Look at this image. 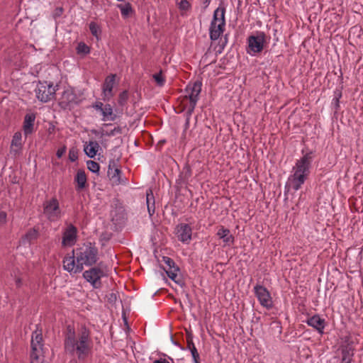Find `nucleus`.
<instances>
[{"label":"nucleus","mask_w":363,"mask_h":363,"mask_svg":"<svg viewBox=\"0 0 363 363\" xmlns=\"http://www.w3.org/2000/svg\"><path fill=\"white\" fill-rule=\"evenodd\" d=\"M69 159L71 162H75L78 159V150L75 147H72L69 150Z\"/></svg>","instance_id":"obj_38"},{"label":"nucleus","mask_w":363,"mask_h":363,"mask_svg":"<svg viewBox=\"0 0 363 363\" xmlns=\"http://www.w3.org/2000/svg\"><path fill=\"white\" fill-rule=\"evenodd\" d=\"M111 207V220L113 222L120 223L124 219L125 217V209L123 206L122 203L118 199H114L113 200Z\"/></svg>","instance_id":"obj_16"},{"label":"nucleus","mask_w":363,"mask_h":363,"mask_svg":"<svg viewBox=\"0 0 363 363\" xmlns=\"http://www.w3.org/2000/svg\"><path fill=\"white\" fill-rule=\"evenodd\" d=\"M171 340L172 341V342L175 345H177L180 347H182V345L179 341V340L175 337H173V336H171Z\"/></svg>","instance_id":"obj_47"},{"label":"nucleus","mask_w":363,"mask_h":363,"mask_svg":"<svg viewBox=\"0 0 363 363\" xmlns=\"http://www.w3.org/2000/svg\"><path fill=\"white\" fill-rule=\"evenodd\" d=\"M342 358L343 360L352 361L354 356V348L350 343L342 345L341 349Z\"/></svg>","instance_id":"obj_24"},{"label":"nucleus","mask_w":363,"mask_h":363,"mask_svg":"<svg viewBox=\"0 0 363 363\" xmlns=\"http://www.w3.org/2000/svg\"><path fill=\"white\" fill-rule=\"evenodd\" d=\"M99 147L100 146L96 141H90L89 145L84 147V152L89 157L94 158Z\"/></svg>","instance_id":"obj_25"},{"label":"nucleus","mask_w":363,"mask_h":363,"mask_svg":"<svg viewBox=\"0 0 363 363\" xmlns=\"http://www.w3.org/2000/svg\"><path fill=\"white\" fill-rule=\"evenodd\" d=\"M225 9L218 7L213 13V20L209 28V35L212 40H218L223 33L225 21Z\"/></svg>","instance_id":"obj_3"},{"label":"nucleus","mask_w":363,"mask_h":363,"mask_svg":"<svg viewBox=\"0 0 363 363\" xmlns=\"http://www.w3.org/2000/svg\"><path fill=\"white\" fill-rule=\"evenodd\" d=\"M40 236L39 228L33 227L30 228L26 233L21 237V242L23 245L29 244L31 245L34 241L37 240Z\"/></svg>","instance_id":"obj_20"},{"label":"nucleus","mask_w":363,"mask_h":363,"mask_svg":"<svg viewBox=\"0 0 363 363\" xmlns=\"http://www.w3.org/2000/svg\"><path fill=\"white\" fill-rule=\"evenodd\" d=\"M122 172L117 167L115 160H111L108 162V176L113 185L125 184L128 182L126 178L121 177Z\"/></svg>","instance_id":"obj_11"},{"label":"nucleus","mask_w":363,"mask_h":363,"mask_svg":"<svg viewBox=\"0 0 363 363\" xmlns=\"http://www.w3.org/2000/svg\"><path fill=\"white\" fill-rule=\"evenodd\" d=\"M152 78L155 81L156 84L159 86H163L165 83V78L162 75V71L160 70L159 72L155 73L152 75Z\"/></svg>","instance_id":"obj_34"},{"label":"nucleus","mask_w":363,"mask_h":363,"mask_svg":"<svg viewBox=\"0 0 363 363\" xmlns=\"http://www.w3.org/2000/svg\"><path fill=\"white\" fill-rule=\"evenodd\" d=\"M116 78V74L108 75L102 84L103 100L108 101L113 96V88Z\"/></svg>","instance_id":"obj_15"},{"label":"nucleus","mask_w":363,"mask_h":363,"mask_svg":"<svg viewBox=\"0 0 363 363\" xmlns=\"http://www.w3.org/2000/svg\"><path fill=\"white\" fill-rule=\"evenodd\" d=\"M153 363H169L168 361H167L165 359H160L154 361Z\"/></svg>","instance_id":"obj_53"},{"label":"nucleus","mask_w":363,"mask_h":363,"mask_svg":"<svg viewBox=\"0 0 363 363\" xmlns=\"http://www.w3.org/2000/svg\"><path fill=\"white\" fill-rule=\"evenodd\" d=\"M21 133L16 132L13 136L11 141V146L21 147Z\"/></svg>","instance_id":"obj_37"},{"label":"nucleus","mask_w":363,"mask_h":363,"mask_svg":"<svg viewBox=\"0 0 363 363\" xmlns=\"http://www.w3.org/2000/svg\"><path fill=\"white\" fill-rule=\"evenodd\" d=\"M80 100L73 89H67L62 92L59 101V106L63 109H70L73 105L79 104Z\"/></svg>","instance_id":"obj_12"},{"label":"nucleus","mask_w":363,"mask_h":363,"mask_svg":"<svg viewBox=\"0 0 363 363\" xmlns=\"http://www.w3.org/2000/svg\"><path fill=\"white\" fill-rule=\"evenodd\" d=\"M190 8V4L186 0H183V11L188 10Z\"/></svg>","instance_id":"obj_48"},{"label":"nucleus","mask_w":363,"mask_h":363,"mask_svg":"<svg viewBox=\"0 0 363 363\" xmlns=\"http://www.w3.org/2000/svg\"><path fill=\"white\" fill-rule=\"evenodd\" d=\"M175 233L177 236V238L179 241H182V223H179L177 225L175 228Z\"/></svg>","instance_id":"obj_42"},{"label":"nucleus","mask_w":363,"mask_h":363,"mask_svg":"<svg viewBox=\"0 0 363 363\" xmlns=\"http://www.w3.org/2000/svg\"><path fill=\"white\" fill-rule=\"evenodd\" d=\"M66 147L65 146H63L60 148H59L57 150V152H56V155L58 158H60L62 157V156L66 152Z\"/></svg>","instance_id":"obj_45"},{"label":"nucleus","mask_w":363,"mask_h":363,"mask_svg":"<svg viewBox=\"0 0 363 363\" xmlns=\"http://www.w3.org/2000/svg\"><path fill=\"white\" fill-rule=\"evenodd\" d=\"M313 153L312 150H309L303 154L300 159L296 161L292 170L308 178L310 175L313 161Z\"/></svg>","instance_id":"obj_7"},{"label":"nucleus","mask_w":363,"mask_h":363,"mask_svg":"<svg viewBox=\"0 0 363 363\" xmlns=\"http://www.w3.org/2000/svg\"><path fill=\"white\" fill-rule=\"evenodd\" d=\"M160 143H164V140H162V141H160Z\"/></svg>","instance_id":"obj_59"},{"label":"nucleus","mask_w":363,"mask_h":363,"mask_svg":"<svg viewBox=\"0 0 363 363\" xmlns=\"http://www.w3.org/2000/svg\"><path fill=\"white\" fill-rule=\"evenodd\" d=\"M7 213L5 211H0V225L6 224Z\"/></svg>","instance_id":"obj_43"},{"label":"nucleus","mask_w":363,"mask_h":363,"mask_svg":"<svg viewBox=\"0 0 363 363\" xmlns=\"http://www.w3.org/2000/svg\"><path fill=\"white\" fill-rule=\"evenodd\" d=\"M303 323L315 330L319 335H322L324 334L326 320L325 318L320 317V315L315 314L312 316H309L303 320Z\"/></svg>","instance_id":"obj_13"},{"label":"nucleus","mask_w":363,"mask_h":363,"mask_svg":"<svg viewBox=\"0 0 363 363\" xmlns=\"http://www.w3.org/2000/svg\"><path fill=\"white\" fill-rule=\"evenodd\" d=\"M352 361L350 360H343V359H341V362L340 363H351Z\"/></svg>","instance_id":"obj_56"},{"label":"nucleus","mask_w":363,"mask_h":363,"mask_svg":"<svg viewBox=\"0 0 363 363\" xmlns=\"http://www.w3.org/2000/svg\"><path fill=\"white\" fill-rule=\"evenodd\" d=\"M202 82L199 80H196L193 82H189L186 86L184 92L183 93V100L189 99L190 103V108L194 109L196 102L199 99V94L201 91Z\"/></svg>","instance_id":"obj_8"},{"label":"nucleus","mask_w":363,"mask_h":363,"mask_svg":"<svg viewBox=\"0 0 363 363\" xmlns=\"http://www.w3.org/2000/svg\"><path fill=\"white\" fill-rule=\"evenodd\" d=\"M146 203L150 216H152L155 210V197L151 189L146 192Z\"/></svg>","instance_id":"obj_23"},{"label":"nucleus","mask_w":363,"mask_h":363,"mask_svg":"<svg viewBox=\"0 0 363 363\" xmlns=\"http://www.w3.org/2000/svg\"><path fill=\"white\" fill-rule=\"evenodd\" d=\"M89 30L91 33L95 36L97 39L99 38V33H101V29L98 24L94 21L89 23Z\"/></svg>","instance_id":"obj_36"},{"label":"nucleus","mask_w":363,"mask_h":363,"mask_svg":"<svg viewBox=\"0 0 363 363\" xmlns=\"http://www.w3.org/2000/svg\"><path fill=\"white\" fill-rule=\"evenodd\" d=\"M101 114L104 116V121H106V118L114 121L116 118V115L113 113L112 106L109 104H106L103 107Z\"/></svg>","instance_id":"obj_27"},{"label":"nucleus","mask_w":363,"mask_h":363,"mask_svg":"<svg viewBox=\"0 0 363 363\" xmlns=\"http://www.w3.org/2000/svg\"><path fill=\"white\" fill-rule=\"evenodd\" d=\"M64 9L62 7H57L53 12V18L56 19L60 17L62 15Z\"/></svg>","instance_id":"obj_41"},{"label":"nucleus","mask_w":363,"mask_h":363,"mask_svg":"<svg viewBox=\"0 0 363 363\" xmlns=\"http://www.w3.org/2000/svg\"><path fill=\"white\" fill-rule=\"evenodd\" d=\"M57 87L58 85L53 86L52 82L38 81L35 89L36 98L42 103H47L55 99Z\"/></svg>","instance_id":"obj_5"},{"label":"nucleus","mask_w":363,"mask_h":363,"mask_svg":"<svg viewBox=\"0 0 363 363\" xmlns=\"http://www.w3.org/2000/svg\"><path fill=\"white\" fill-rule=\"evenodd\" d=\"M176 4L178 9L182 10V0H177Z\"/></svg>","instance_id":"obj_55"},{"label":"nucleus","mask_w":363,"mask_h":363,"mask_svg":"<svg viewBox=\"0 0 363 363\" xmlns=\"http://www.w3.org/2000/svg\"><path fill=\"white\" fill-rule=\"evenodd\" d=\"M308 178L297 173L296 172L291 170L289 174L285 188L287 186L291 188L294 191H298L303 184L306 182Z\"/></svg>","instance_id":"obj_14"},{"label":"nucleus","mask_w":363,"mask_h":363,"mask_svg":"<svg viewBox=\"0 0 363 363\" xmlns=\"http://www.w3.org/2000/svg\"><path fill=\"white\" fill-rule=\"evenodd\" d=\"M254 293L259 303V304L269 310L273 307V300L270 292L267 289L260 284H256L253 289Z\"/></svg>","instance_id":"obj_10"},{"label":"nucleus","mask_w":363,"mask_h":363,"mask_svg":"<svg viewBox=\"0 0 363 363\" xmlns=\"http://www.w3.org/2000/svg\"><path fill=\"white\" fill-rule=\"evenodd\" d=\"M332 104L334 106V108L336 111H337L340 108V100L336 99H333Z\"/></svg>","instance_id":"obj_46"},{"label":"nucleus","mask_w":363,"mask_h":363,"mask_svg":"<svg viewBox=\"0 0 363 363\" xmlns=\"http://www.w3.org/2000/svg\"><path fill=\"white\" fill-rule=\"evenodd\" d=\"M188 347H189V350L191 352V357H192V359H193V362L194 363H200V356H199V354L197 351V349L196 348L195 345H194V343L192 342H190L189 341H188Z\"/></svg>","instance_id":"obj_29"},{"label":"nucleus","mask_w":363,"mask_h":363,"mask_svg":"<svg viewBox=\"0 0 363 363\" xmlns=\"http://www.w3.org/2000/svg\"><path fill=\"white\" fill-rule=\"evenodd\" d=\"M83 278L90 283L94 289H100L102 286L101 279L107 277V274L103 269V262H99L97 266L92 267L83 272Z\"/></svg>","instance_id":"obj_6"},{"label":"nucleus","mask_w":363,"mask_h":363,"mask_svg":"<svg viewBox=\"0 0 363 363\" xmlns=\"http://www.w3.org/2000/svg\"><path fill=\"white\" fill-rule=\"evenodd\" d=\"M77 54H82L84 55H87L90 52V48L83 42L78 43L77 46Z\"/></svg>","instance_id":"obj_33"},{"label":"nucleus","mask_w":363,"mask_h":363,"mask_svg":"<svg viewBox=\"0 0 363 363\" xmlns=\"http://www.w3.org/2000/svg\"><path fill=\"white\" fill-rule=\"evenodd\" d=\"M55 130V126L53 124L50 123V126H49V128H48V133H49V134H52V133H54Z\"/></svg>","instance_id":"obj_50"},{"label":"nucleus","mask_w":363,"mask_h":363,"mask_svg":"<svg viewBox=\"0 0 363 363\" xmlns=\"http://www.w3.org/2000/svg\"><path fill=\"white\" fill-rule=\"evenodd\" d=\"M122 133V128L120 126L115 127L113 130H111L110 132H106V135L107 136H113L116 134H121Z\"/></svg>","instance_id":"obj_40"},{"label":"nucleus","mask_w":363,"mask_h":363,"mask_svg":"<svg viewBox=\"0 0 363 363\" xmlns=\"http://www.w3.org/2000/svg\"><path fill=\"white\" fill-rule=\"evenodd\" d=\"M35 120V113H27L24 117L23 121V132L26 136H28L33 133L34 131V122Z\"/></svg>","instance_id":"obj_21"},{"label":"nucleus","mask_w":363,"mask_h":363,"mask_svg":"<svg viewBox=\"0 0 363 363\" xmlns=\"http://www.w3.org/2000/svg\"><path fill=\"white\" fill-rule=\"evenodd\" d=\"M98 253L94 243L84 244L73 250L71 255H67L64 257L63 268L71 274L80 273L84 269V265L91 267L97 262Z\"/></svg>","instance_id":"obj_1"},{"label":"nucleus","mask_w":363,"mask_h":363,"mask_svg":"<svg viewBox=\"0 0 363 363\" xmlns=\"http://www.w3.org/2000/svg\"><path fill=\"white\" fill-rule=\"evenodd\" d=\"M87 168L89 170L94 173H99L100 170V165L98 162L93 160H88L86 162Z\"/></svg>","instance_id":"obj_35"},{"label":"nucleus","mask_w":363,"mask_h":363,"mask_svg":"<svg viewBox=\"0 0 363 363\" xmlns=\"http://www.w3.org/2000/svg\"><path fill=\"white\" fill-rule=\"evenodd\" d=\"M77 229L72 224H70L65 230L62 235V246H72L77 240Z\"/></svg>","instance_id":"obj_17"},{"label":"nucleus","mask_w":363,"mask_h":363,"mask_svg":"<svg viewBox=\"0 0 363 363\" xmlns=\"http://www.w3.org/2000/svg\"><path fill=\"white\" fill-rule=\"evenodd\" d=\"M21 284H22V281H21V279L20 278H17L16 279V286L17 287H20L21 286Z\"/></svg>","instance_id":"obj_54"},{"label":"nucleus","mask_w":363,"mask_h":363,"mask_svg":"<svg viewBox=\"0 0 363 363\" xmlns=\"http://www.w3.org/2000/svg\"><path fill=\"white\" fill-rule=\"evenodd\" d=\"M92 107L101 112L103 111L104 104L101 101H96L92 105Z\"/></svg>","instance_id":"obj_44"},{"label":"nucleus","mask_w":363,"mask_h":363,"mask_svg":"<svg viewBox=\"0 0 363 363\" xmlns=\"http://www.w3.org/2000/svg\"><path fill=\"white\" fill-rule=\"evenodd\" d=\"M31 363H33L34 361H38L39 359V356L38 354V347L31 346V352L30 354Z\"/></svg>","instance_id":"obj_39"},{"label":"nucleus","mask_w":363,"mask_h":363,"mask_svg":"<svg viewBox=\"0 0 363 363\" xmlns=\"http://www.w3.org/2000/svg\"><path fill=\"white\" fill-rule=\"evenodd\" d=\"M162 260L164 262V263L168 267V270H165L167 276L172 280H174L176 283V284L179 285L180 287H182V284H179V281H176L175 279L177 277V274L175 273V272H177L179 270V267L175 266V263L172 259L168 257H162Z\"/></svg>","instance_id":"obj_18"},{"label":"nucleus","mask_w":363,"mask_h":363,"mask_svg":"<svg viewBox=\"0 0 363 363\" xmlns=\"http://www.w3.org/2000/svg\"><path fill=\"white\" fill-rule=\"evenodd\" d=\"M74 182L77 183L76 190L84 189L86 184V176L84 170L79 169L74 177Z\"/></svg>","instance_id":"obj_22"},{"label":"nucleus","mask_w":363,"mask_h":363,"mask_svg":"<svg viewBox=\"0 0 363 363\" xmlns=\"http://www.w3.org/2000/svg\"><path fill=\"white\" fill-rule=\"evenodd\" d=\"M191 240V228L188 224H183V243Z\"/></svg>","instance_id":"obj_32"},{"label":"nucleus","mask_w":363,"mask_h":363,"mask_svg":"<svg viewBox=\"0 0 363 363\" xmlns=\"http://www.w3.org/2000/svg\"><path fill=\"white\" fill-rule=\"evenodd\" d=\"M216 235L223 240L224 246H231L235 242L234 236L230 233L229 229L225 228L223 226H220L218 228Z\"/></svg>","instance_id":"obj_19"},{"label":"nucleus","mask_w":363,"mask_h":363,"mask_svg":"<svg viewBox=\"0 0 363 363\" xmlns=\"http://www.w3.org/2000/svg\"><path fill=\"white\" fill-rule=\"evenodd\" d=\"M79 331L78 339H77L74 328L71 325L67 326L64 348L65 352L71 355L76 354L79 361H84L91 353L92 342L90 330L86 325H82Z\"/></svg>","instance_id":"obj_2"},{"label":"nucleus","mask_w":363,"mask_h":363,"mask_svg":"<svg viewBox=\"0 0 363 363\" xmlns=\"http://www.w3.org/2000/svg\"><path fill=\"white\" fill-rule=\"evenodd\" d=\"M129 99V94L128 90H124L121 92L118 95V103L119 106L123 107L127 104L128 100Z\"/></svg>","instance_id":"obj_31"},{"label":"nucleus","mask_w":363,"mask_h":363,"mask_svg":"<svg viewBox=\"0 0 363 363\" xmlns=\"http://www.w3.org/2000/svg\"><path fill=\"white\" fill-rule=\"evenodd\" d=\"M182 179V172H179L178 179L176 180V185L174 186V189L175 191V200H174V206H177V203L178 206H179L180 202H182V200L179 199L181 196V186H180V180Z\"/></svg>","instance_id":"obj_28"},{"label":"nucleus","mask_w":363,"mask_h":363,"mask_svg":"<svg viewBox=\"0 0 363 363\" xmlns=\"http://www.w3.org/2000/svg\"><path fill=\"white\" fill-rule=\"evenodd\" d=\"M118 7L120 9L123 17H127L134 12L131 4L128 2L125 4H118Z\"/></svg>","instance_id":"obj_30"},{"label":"nucleus","mask_w":363,"mask_h":363,"mask_svg":"<svg viewBox=\"0 0 363 363\" xmlns=\"http://www.w3.org/2000/svg\"><path fill=\"white\" fill-rule=\"evenodd\" d=\"M109 301H115L116 300V295L113 293L110 294V297L108 298Z\"/></svg>","instance_id":"obj_52"},{"label":"nucleus","mask_w":363,"mask_h":363,"mask_svg":"<svg viewBox=\"0 0 363 363\" xmlns=\"http://www.w3.org/2000/svg\"><path fill=\"white\" fill-rule=\"evenodd\" d=\"M267 43V35L263 31H257L247 39V53L252 57L260 53Z\"/></svg>","instance_id":"obj_4"},{"label":"nucleus","mask_w":363,"mask_h":363,"mask_svg":"<svg viewBox=\"0 0 363 363\" xmlns=\"http://www.w3.org/2000/svg\"><path fill=\"white\" fill-rule=\"evenodd\" d=\"M342 97V92L340 91H338V90H336L335 92H334V98L333 99H339Z\"/></svg>","instance_id":"obj_49"},{"label":"nucleus","mask_w":363,"mask_h":363,"mask_svg":"<svg viewBox=\"0 0 363 363\" xmlns=\"http://www.w3.org/2000/svg\"><path fill=\"white\" fill-rule=\"evenodd\" d=\"M179 305L182 306V301L179 300Z\"/></svg>","instance_id":"obj_58"},{"label":"nucleus","mask_w":363,"mask_h":363,"mask_svg":"<svg viewBox=\"0 0 363 363\" xmlns=\"http://www.w3.org/2000/svg\"><path fill=\"white\" fill-rule=\"evenodd\" d=\"M43 335L41 330L38 332V328L33 333L30 346L43 347Z\"/></svg>","instance_id":"obj_26"},{"label":"nucleus","mask_w":363,"mask_h":363,"mask_svg":"<svg viewBox=\"0 0 363 363\" xmlns=\"http://www.w3.org/2000/svg\"><path fill=\"white\" fill-rule=\"evenodd\" d=\"M211 1V0H202V4L204 9H206L209 6Z\"/></svg>","instance_id":"obj_51"},{"label":"nucleus","mask_w":363,"mask_h":363,"mask_svg":"<svg viewBox=\"0 0 363 363\" xmlns=\"http://www.w3.org/2000/svg\"><path fill=\"white\" fill-rule=\"evenodd\" d=\"M92 133H94V134H96L97 131L96 130H92Z\"/></svg>","instance_id":"obj_57"},{"label":"nucleus","mask_w":363,"mask_h":363,"mask_svg":"<svg viewBox=\"0 0 363 363\" xmlns=\"http://www.w3.org/2000/svg\"><path fill=\"white\" fill-rule=\"evenodd\" d=\"M43 213L50 221H55L60 218L61 210L58 200L53 197L50 200L45 201L43 203Z\"/></svg>","instance_id":"obj_9"}]
</instances>
